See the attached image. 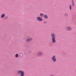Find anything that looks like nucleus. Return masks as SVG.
<instances>
[{"mask_svg":"<svg viewBox=\"0 0 76 76\" xmlns=\"http://www.w3.org/2000/svg\"><path fill=\"white\" fill-rule=\"evenodd\" d=\"M18 54H16L15 55V57L16 58H18Z\"/></svg>","mask_w":76,"mask_h":76,"instance_id":"nucleus-15","label":"nucleus"},{"mask_svg":"<svg viewBox=\"0 0 76 76\" xmlns=\"http://www.w3.org/2000/svg\"><path fill=\"white\" fill-rule=\"evenodd\" d=\"M50 76H54V75L53 74L51 75Z\"/></svg>","mask_w":76,"mask_h":76,"instance_id":"nucleus-16","label":"nucleus"},{"mask_svg":"<svg viewBox=\"0 0 76 76\" xmlns=\"http://www.w3.org/2000/svg\"><path fill=\"white\" fill-rule=\"evenodd\" d=\"M42 53L41 52H38L37 53V56L38 57H40V56H42Z\"/></svg>","mask_w":76,"mask_h":76,"instance_id":"nucleus-5","label":"nucleus"},{"mask_svg":"<svg viewBox=\"0 0 76 76\" xmlns=\"http://www.w3.org/2000/svg\"><path fill=\"white\" fill-rule=\"evenodd\" d=\"M69 10H71L72 9V5H69Z\"/></svg>","mask_w":76,"mask_h":76,"instance_id":"nucleus-11","label":"nucleus"},{"mask_svg":"<svg viewBox=\"0 0 76 76\" xmlns=\"http://www.w3.org/2000/svg\"><path fill=\"white\" fill-rule=\"evenodd\" d=\"M75 3H74V1H72V6H75Z\"/></svg>","mask_w":76,"mask_h":76,"instance_id":"nucleus-12","label":"nucleus"},{"mask_svg":"<svg viewBox=\"0 0 76 76\" xmlns=\"http://www.w3.org/2000/svg\"><path fill=\"white\" fill-rule=\"evenodd\" d=\"M44 18H45V19H47L48 18V15H45L44 16Z\"/></svg>","mask_w":76,"mask_h":76,"instance_id":"nucleus-9","label":"nucleus"},{"mask_svg":"<svg viewBox=\"0 0 76 76\" xmlns=\"http://www.w3.org/2000/svg\"><path fill=\"white\" fill-rule=\"evenodd\" d=\"M44 23H47V22H46V21H45V22H44Z\"/></svg>","mask_w":76,"mask_h":76,"instance_id":"nucleus-17","label":"nucleus"},{"mask_svg":"<svg viewBox=\"0 0 76 76\" xmlns=\"http://www.w3.org/2000/svg\"><path fill=\"white\" fill-rule=\"evenodd\" d=\"M36 19L37 21H39V22H42V21L43 20L42 18L39 16L37 17Z\"/></svg>","mask_w":76,"mask_h":76,"instance_id":"nucleus-4","label":"nucleus"},{"mask_svg":"<svg viewBox=\"0 0 76 76\" xmlns=\"http://www.w3.org/2000/svg\"><path fill=\"white\" fill-rule=\"evenodd\" d=\"M56 35L54 33H52L51 34V37L52 42L53 43H54L56 42Z\"/></svg>","mask_w":76,"mask_h":76,"instance_id":"nucleus-1","label":"nucleus"},{"mask_svg":"<svg viewBox=\"0 0 76 76\" xmlns=\"http://www.w3.org/2000/svg\"><path fill=\"white\" fill-rule=\"evenodd\" d=\"M75 72H76V70H75Z\"/></svg>","mask_w":76,"mask_h":76,"instance_id":"nucleus-19","label":"nucleus"},{"mask_svg":"<svg viewBox=\"0 0 76 76\" xmlns=\"http://www.w3.org/2000/svg\"><path fill=\"white\" fill-rule=\"evenodd\" d=\"M18 75H20V76H24L25 73L23 71L21 70H18Z\"/></svg>","mask_w":76,"mask_h":76,"instance_id":"nucleus-2","label":"nucleus"},{"mask_svg":"<svg viewBox=\"0 0 76 76\" xmlns=\"http://www.w3.org/2000/svg\"><path fill=\"white\" fill-rule=\"evenodd\" d=\"M32 41V39L31 38L27 39L26 40V42L27 43H28V42H31Z\"/></svg>","mask_w":76,"mask_h":76,"instance_id":"nucleus-7","label":"nucleus"},{"mask_svg":"<svg viewBox=\"0 0 76 76\" xmlns=\"http://www.w3.org/2000/svg\"><path fill=\"white\" fill-rule=\"evenodd\" d=\"M72 1H74V0H72Z\"/></svg>","mask_w":76,"mask_h":76,"instance_id":"nucleus-18","label":"nucleus"},{"mask_svg":"<svg viewBox=\"0 0 76 76\" xmlns=\"http://www.w3.org/2000/svg\"><path fill=\"white\" fill-rule=\"evenodd\" d=\"M66 29L67 31H70L72 30V28L70 26H68L66 27Z\"/></svg>","mask_w":76,"mask_h":76,"instance_id":"nucleus-6","label":"nucleus"},{"mask_svg":"<svg viewBox=\"0 0 76 76\" xmlns=\"http://www.w3.org/2000/svg\"><path fill=\"white\" fill-rule=\"evenodd\" d=\"M56 55H53L51 58V59L53 61V62H56L57 61V59H56Z\"/></svg>","mask_w":76,"mask_h":76,"instance_id":"nucleus-3","label":"nucleus"},{"mask_svg":"<svg viewBox=\"0 0 76 76\" xmlns=\"http://www.w3.org/2000/svg\"><path fill=\"white\" fill-rule=\"evenodd\" d=\"M39 16L40 17L42 18L44 16V14L42 13H40L39 14Z\"/></svg>","mask_w":76,"mask_h":76,"instance_id":"nucleus-10","label":"nucleus"},{"mask_svg":"<svg viewBox=\"0 0 76 76\" xmlns=\"http://www.w3.org/2000/svg\"><path fill=\"white\" fill-rule=\"evenodd\" d=\"M64 16L65 17L68 16V14L67 13H65Z\"/></svg>","mask_w":76,"mask_h":76,"instance_id":"nucleus-14","label":"nucleus"},{"mask_svg":"<svg viewBox=\"0 0 76 76\" xmlns=\"http://www.w3.org/2000/svg\"><path fill=\"white\" fill-rule=\"evenodd\" d=\"M7 19H8V17L7 16L4 17V20H7Z\"/></svg>","mask_w":76,"mask_h":76,"instance_id":"nucleus-13","label":"nucleus"},{"mask_svg":"<svg viewBox=\"0 0 76 76\" xmlns=\"http://www.w3.org/2000/svg\"><path fill=\"white\" fill-rule=\"evenodd\" d=\"M4 17H5V14H2L1 16V18H4Z\"/></svg>","mask_w":76,"mask_h":76,"instance_id":"nucleus-8","label":"nucleus"}]
</instances>
